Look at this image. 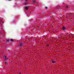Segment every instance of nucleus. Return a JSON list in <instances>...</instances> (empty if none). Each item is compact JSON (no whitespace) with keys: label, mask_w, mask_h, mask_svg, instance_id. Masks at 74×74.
I'll return each mask as SVG.
<instances>
[{"label":"nucleus","mask_w":74,"mask_h":74,"mask_svg":"<svg viewBox=\"0 0 74 74\" xmlns=\"http://www.w3.org/2000/svg\"><path fill=\"white\" fill-rule=\"evenodd\" d=\"M19 47H22L23 46V43H21L20 45H19Z\"/></svg>","instance_id":"1"},{"label":"nucleus","mask_w":74,"mask_h":74,"mask_svg":"<svg viewBox=\"0 0 74 74\" xmlns=\"http://www.w3.org/2000/svg\"><path fill=\"white\" fill-rule=\"evenodd\" d=\"M8 58H7V57L6 56H5V61H6V60H8Z\"/></svg>","instance_id":"2"},{"label":"nucleus","mask_w":74,"mask_h":74,"mask_svg":"<svg viewBox=\"0 0 74 74\" xmlns=\"http://www.w3.org/2000/svg\"><path fill=\"white\" fill-rule=\"evenodd\" d=\"M25 10H28V9H29V7H25Z\"/></svg>","instance_id":"3"},{"label":"nucleus","mask_w":74,"mask_h":74,"mask_svg":"<svg viewBox=\"0 0 74 74\" xmlns=\"http://www.w3.org/2000/svg\"><path fill=\"white\" fill-rule=\"evenodd\" d=\"M10 41H11V42H13L14 41V40L12 39H9Z\"/></svg>","instance_id":"4"},{"label":"nucleus","mask_w":74,"mask_h":74,"mask_svg":"<svg viewBox=\"0 0 74 74\" xmlns=\"http://www.w3.org/2000/svg\"><path fill=\"white\" fill-rule=\"evenodd\" d=\"M10 40H9V39H8L6 41V42H7V43H9V42H10Z\"/></svg>","instance_id":"5"},{"label":"nucleus","mask_w":74,"mask_h":74,"mask_svg":"<svg viewBox=\"0 0 74 74\" xmlns=\"http://www.w3.org/2000/svg\"><path fill=\"white\" fill-rule=\"evenodd\" d=\"M5 64L6 66H7L8 64L7 63V62H5Z\"/></svg>","instance_id":"6"},{"label":"nucleus","mask_w":74,"mask_h":74,"mask_svg":"<svg viewBox=\"0 0 74 74\" xmlns=\"http://www.w3.org/2000/svg\"><path fill=\"white\" fill-rule=\"evenodd\" d=\"M62 29H63V30H65L66 28H65V27L64 26H63L62 27Z\"/></svg>","instance_id":"7"},{"label":"nucleus","mask_w":74,"mask_h":74,"mask_svg":"<svg viewBox=\"0 0 74 74\" xmlns=\"http://www.w3.org/2000/svg\"><path fill=\"white\" fill-rule=\"evenodd\" d=\"M52 63H56V62H55V61L53 60H52Z\"/></svg>","instance_id":"8"},{"label":"nucleus","mask_w":74,"mask_h":74,"mask_svg":"<svg viewBox=\"0 0 74 74\" xmlns=\"http://www.w3.org/2000/svg\"><path fill=\"white\" fill-rule=\"evenodd\" d=\"M35 2H36V0H34L33 1V3H35Z\"/></svg>","instance_id":"9"},{"label":"nucleus","mask_w":74,"mask_h":74,"mask_svg":"<svg viewBox=\"0 0 74 74\" xmlns=\"http://www.w3.org/2000/svg\"><path fill=\"white\" fill-rule=\"evenodd\" d=\"M66 7L67 8H69V6L67 5L66 6Z\"/></svg>","instance_id":"10"},{"label":"nucleus","mask_w":74,"mask_h":74,"mask_svg":"<svg viewBox=\"0 0 74 74\" xmlns=\"http://www.w3.org/2000/svg\"><path fill=\"white\" fill-rule=\"evenodd\" d=\"M48 46H49V45H47L46 47H48Z\"/></svg>","instance_id":"11"},{"label":"nucleus","mask_w":74,"mask_h":74,"mask_svg":"<svg viewBox=\"0 0 74 74\" xmlns=\"http://www.w3.org/2000/svg\"><path fill=\"white\" fill-rule=\"evenodd\" d=\"M46 9H47V8H48L47 7H46Z\"/></svg>","instance_id":"12"},{"label":"nucleus","mask_w":74,"mask_h":74,"mask_svg":"<svg viewBox=\"0 0 74 74\" xmlns=\"http://www.w3.org/2000/svg\"><path fill=\"white\" fill-rule=\"evenodd\" d=\"M25 1H27V0H25Z\"/></svg>","instance_id":"13"},{"label":"nucleus","mask_w":74,"mask_h":74,"mask_svg":"<svg viewBox=\"0 0 74 74\" xmlns=\"http://www.w3.org/2000/svg\"><path fill=\"white\" fill-rule=\"evenodd\" d=\"M19 74H21L20 73H19Z\"/></svg>","instance_id":"14"},{"label":"nucleus","mask_w":74,"mask_h":74,"mask_svg":"<svg viewBox=\"0 0 74 74\" xmlns=\"http://www.w3.org/2000/svg\"><path fill=\"white\" fill-rule=\"evenodd\" d=\"M9 0V1H10V0Z\"/></svg>","instance_id":"15"},{"label":"nucleus","mask_w":74,"mask_h":74,"mask_svg":"<svg viewBox=\"0 0 74 74\" xmlns=\"http://www.w3.org/2000/svg\"><path fill=\"white\" fill-rule=\"evenodd\" d=\"M34 38H35V37H34Z\"/></svg>","instance_id":"16"}]
</instances>
